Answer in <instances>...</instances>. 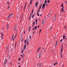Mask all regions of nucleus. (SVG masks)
Listing matches in <instances>:
<instances>
[{
	"instance_id": "6e6552de",
	"label": "nucleus",
	"mask_w": 67,
	"mask_h": 67,
	"mask_svg": "<svg viewBox=\"0 0 67 67\" xmlns=\"http://www.w3.org/2000/svg\"><path fill=\"white\" fill-rule=\"evenodd\" d=\"M41 54H42V52H40L39 53V57H41Z\"/></svg>"
},
{
	"instance_id": "1a4fd4ad",
	"label": "nucleus",
	"mask_w": 67,
	"mask_h": 67,
	"mask_svg": "<svg viewBox=\"0 0 67 67\" xmlns=\"http://www.w3.org/2000/svg\"><path fill=\"white\" fill-rule=\"evenodd\" d=\"M44 23H45V19H43L42 22V23L43 24H44Z\"/></svg>"
},
{
	"instance_id": "79ce46f5",
	"label": "nucleus",
	"mask_w": 67,
	"mask_h": 67,
	"mask_svg": "<svg viewBox=\"0 0 67 67\" xmlns=\"http://www.w3.org/2000/svg\"><path fill=\"white\" fill-rule=\"evenodd\" d=\"M26 40H27V41H28L29 40V39L27 38L26 39Z\"/></svg>"
},
{
	"instance_id": "e2e57ef3",
	"label": "nucleus",
	"mask_w": 67,
	"mask_h": 67,
	"mask_svg": "<svg viewBox=\"0 0 67 67\" xmlns=\"http://www.w3.org/2000/svg\"><path fill=\"white\" fill-rule=\"evenodd\" d=\"M12 63H10V65H12Z\"/></svg>"
},
{
	"instance_id": "c03bdc74",
	"label": "nucleus",
	"mask_w": 67,
	"mask_h": 67,
	"mask_svg": "<svg viewBox=\"0 0 67 67\" xmlns=\"http://www.w3.org/2000/svg\"><path fill=\"white\" fill-rule=\"evenodd\" d=\"M55 64L57 65V64H58V63H57V62H55Z\"/></svg>"
},
{
	"instance_id": "9d476101",
	"label": "nucleus",
	"mask_w": 67,
	"mask_h": 67,
	"mask_svg": "<svg viewBox=\"0 0 67 67\" xmlns=\"http://www.w3.org/2000/svg\"><path fill=\"white\" fill-rule=\"evenodd\" d=\"M7 4H8V9H9V2H7Z\"/></svg>"
},
{
	"instance_id": "0eeeda50",
	"label": "nucleus",
	"mask_w": 67,
	"mask_h": 67,
	"mask_svg": "<svg viewBox=\"0 0 67 67\" xmlns=\"http://www.w3.org/2000/svg\"><path fill=\"white\" fill-rule=\"evenodd\" d=\"M57 44H58V42H57V41H56V43L55 44V46H57Z\"/></svg>"
},
{
	"instance_id": "a211bd4d",
	"label": "nucleus",
	"mask_w": 67,
	"mask_h": 67,
	"mask_svg": "<svg viewBox=\"0 0 67 67\" xmlns=\"http://www.w3.org/2000/svg\"><path fill=\"white\" fill-rule=\"evenodd\" d=\"M24 43H25V45H26V44H27V43H26V40H25Z\"/></svg>"
},
{
	"instance_id": "8fccbe9b",
	"label": "nucleus",
	"mask_w": 67,
	"mask_h": 67,
	"mask_svg": "<svg viewBox=\"0 0 67 67\" xmlns=\"http://www.w3.org/2000/svg\"><path fill=\"white\" fill-rule=\"evenodd\" d=\"M32 2H30V4H32Z\"/></svg>"
},
{
	"instance_id": "72a5a7b5",
	"label": "nucleus",
	"mask_w": 67,
	"mask_h": 67,
	"mask_svg": "<svg viewBox=\"0 0 67 67\" xmlns=\"http://www.w3.org/2000/svg\"><path fill=\"white\" fill-rule=\"evenodd\" d=\"M52 26H51L50 27V31H51V30H52Z\"/></svg>"
},
{
	"instance_id": "f257e3e1",
	"label": "nucleus",
	"mask_w": 67,
	"mask_h": 67,
	"mask_svg": "<svg viewBox=\"0 0 67 67\" xmlns=\"http://www.w3.org/2000/svg\"><path fill=\"white\" fill-rule=\"evenodd\" d=\"M13 15V13L10 14L7 18V19H8V20H9V19H10L11 18V17Z\"/></svg>"
},
{
	"instance_id": "5701e85b",
	"label": "nucleus",
	"mask_w": 67,
	"mask_h": 67,
	"mask_svg": "<svg viewBox=\"0 0 67 67\" xmlns=\"http://www.w3.org/2000/svg\"><path fill=\"white\" fill-rule=\"evenodd\" d=\"M47 2V0H45V1H44V3L45 4Z\"/></svg>"
},
{
	"instance_id": "6e6d98bb",
	"label": "nucleus",
	"mask_w": 67,
	"mask_h": 67,
	"mask_svg": "<svg viewBox=\"0 0 67 67\" xmlns=\"http://www.w3.org/2000/svg\"><path fill=\"white\" fill-rule=\"evenodd\" d=\"M23 41V39H22V40H21V42H22Z\"/></svg>"
},
{
	"instance_id": "c756f323",
	"label": "nucleus",
	"mask_w": 67,
	"mask_h": 67,
	"mask_svg": "<svg viewBox=\"0 0 67 67\" xmlns=\"http://www.w3.org/2000/svg\"><path fill=\"white\" fill-rule=\"evenodd\" d=\"M41 65H42V64L41 63L39 64V67H41Z\"/></svg>"
},
{
	"instance_id": "680f3d73",
	"label": "nucleus",
	"mask_w": 67,
	"mask_h": 67,
	"mask_svg": "<svg viewBox=\"0 0 67 67\" xmlns=\"http://www.w3.org/2000/svg\"><path fill=\"white\" fill-rule=\"evenodd\" d=\"M23 57H24V54H23Z\"/></svg>"
},
{
	"instance_id": "37998d69",
	"label": "nucleus",
	"mask_w": 67,
	"mask_h": 67,
	"mask_svg": "<svg viewBox=\"0 0 67 67\" xmlns=\"http://www.w3.org/2000/svg\"><path fill=\"white\" fill-rule=\"evenodd\" d=\"M63 41V39H61L60 41V42H62V41Z\"/></svg>"
},
{
	"instance_id": "a18cd8bd",
	"label": "nucleus",
	"mask_w": 67,
	"mask_h": 67,
	"mask_svg": "<svg viewBox=\"0 0 67 67\" xmlns=\"http://www.w3.org/2000/svg\"><path fill=\"white\" fill-rule=\"evenodd\" d=\"M42 4H41L40 5V7H42Z\"/></svg>"
},
{
	"instance_id": "603ef678",
	"label": "nucleus",
	"mask_w": 67,
	"mask_h": 67,
	"mask_svg": "<svg viewBox=\"0 0 67 67\" xmlns=\"http://www.w3.org/2000/svg\"><path fill=\"white\" fill-rule=\"evenodd\" d=\"M29 42H27V45H29Z\"/></svg>"
},
{
	"instance_id": "de8ad7c7",
	"label": "nucleus",
	"mask_w": 67,
	"mask_h": 67,
	"mask_svg": "<svg viewBox=\"0 0 67 67\" xmlns=\"http://www.w3.org/2000/svg\"><path fill=\"white\" fill-rule=\"evenodd\" d=\"M20 59H21L20 58H19V61H20Z\"/></svg>"
},
{
	"instance_id": "4d7b16f0",
	"label": "nucleus",
	"mask_w": 67,
	"mask_h": 67,
	"mask_svg": "<svg viewBox=\"0 0 67 67\" xmlns=\"http://www.w3.org/2000/svg\"><path fill=\"white\" fill-rule=\"evenodd\" d=\"M61 57L62 58H63V55H61Z\"/></svg>"
},
{
	"instance_id": "bf43d9fd",
	"label": "nucleus",
	"mask_w": 67,
	"mask_h": 67,
	"mask_svg": "<svg viewBox=\"0 0 67 67\" xmlns=\"http://www.w3.org/2000/svg\"><path fill=\"white\" fill-rule=\"evenodd\" d=\"M34 29H35V28H34L33 29H32V30H33V31H34Z\"/></svg>"
},
{
	"instance_id": "ea45409f",
	"label": "nucleus",
	"mask_w": 67,
	"mask_h": 67,
	"mask_svg": "<svg viewBox=\"0 0 67 67\" xmlns=\"http://www.w3.org/2000/svg\"><path fill=\"white\" fill-rule=\"evenodd\" d=\"M1 38H3V36H1Z\"/></svg>"
},
{
	"instance_id": "9b49d317",
	"label": "nucleus",
	"mask_w": 67,
	"mask_h": 67,
	"mask_svg": "<svg viewBox=\"0 0 67 67\" xmlns=\"http://www.w3.org/2000/svg\"><path fill=\"white\" fill-rule=\"evenodd\" d=\"M44 51H45V48H42V52H44Z\"/></svg>"
},
{
	"instance_id": "13d9d810",
	"label": "nucleus",
	"mask_w": 67,
	"mask_h": 67,
	"mask_svg": "<svg viewBox=\"0 0 67 67\" xmlns=\"http://www.w3.org/2000/svg\"><path fill=\"white\" fill-rule=\"evenodd\" d=\"M41 8V7H40H40H39V9L40 10Z\"/></svg>"
},
{
	"instance_id": "4c0bfd02",
	"label": "nucleus",
	"mask_w": 67,
	"mask_h": 67,
	"mask_svg": "<svg viewBox=\"0 0 67 67\" xmlns=\"http://www.w3.org/2000/svg\"><path fill=\"white\" fill-rule=\"evenodd\" d=\"M29 17L30 18H31V14H30V15L29 16Z\"/></svg>"
},
{
	"instance_id": "052dcab7",
	"label": "nucleus",
	"mask_w": 67,
	"mask_h": 67,
	"mask_svg": "<svg viewBox=\"0 0 67 67\" xmlns=\"http://www.w3.org/2000/svg\"><path fill=\"white\" fill-rule=\"evenodd\" d=\"M28 7L30 8V4L29 5Z\"/></svg>"
},
{
	"instance_id": "e433bc0d",
	"label": "nucleus",
	"mask_w": 67,
	"mask_h": 67,
	"mask_svg": "<svg viewBox=\"0 0 67 67\" xmlns=\"http://www.w3.org/2000/svg\"><path fill=\"white\" fill-rule=\"evenodd\" d=\"M25 8H26V7H25L24 8V11H25Z\"/></svg>"
},
{
	"instance_id": "5fc2aeb1",
	"label": "nucleus",
	"mask_w": 67,
	"mask_h": 67,
	"mask_svg": "<svg viewBox=\"0 0 67 67\" xmlns=\"http://www.w3.org/2000/svg\"><path fill=\"white\" fill-rule=\"evenodd\" d=\"M46 5L47 7L48 6V4L47 3L46 4Z\"/></svg>"
},
{
	"instance_id": "473e14b6",
	"label": "nucleus",
	"mask_w": 67,
	"mask_h": 67,
	"mask_svg": "<svg viewBox=\"0 0 67 67\" xmlns=\"http://www.w3.org/2000/svg\"><path fill=\"white\" fill-rule=\"evenodd\" d=\"M51 15L50 14H49V15H48V17L49 18L50 17V16H51Z\"/></svg>"
},
{
	"instance_id": "aec40b11",
	"label": "nucleus",
	"mask_w": 67,
	"mask_h": 67,
	"mask_svg": "<svg viewBox=\"0 0 67 67\" xmlns=\"http://www.w3.org/2000/svg\"><path fill=\"white\" fill-rule=\"evenodd\" d=\"M14 29L15 31V29H16V26H14Z\"/></svg>"
},
{
	"instance_id": "7ed1b4c3",
	"label": "nucleus",
	"mask_w": 67,
	"mask_h": 67,
	"mask_svg": "<svg viewBox=\"0 0 67 67\" xmlns=\"http://www.w3.org/2000/svg\"><path fill=\"white\" fill-rule=\"evenodd\" d=\"M15 37H14V34H13L12 37V39L11 40H13V41H14V39L15 38V37H16V35H17V33H16V34H15Z\"/></svg>"
},
{
	"instance_id": "4468645a",
	"label": "nucleus",
	"mask_w": 67,
	"mask_h": 67,
	"mask_svg": "<svg viewBox=\"0 0 67 67\" xmlns=\"http://www.w3.org/2000/svg\"><path fill=\"white\" fill-rule=\"evenodd\" d=\"M40 9H38L37 12V13H38L39 12H40Z\"/></svg>"
},
{
	"instance_id": "412c9836",
	"label": "nucleus",
	"mask_w": 67,
	"mask_h": 67,
	"mask_svg": "<svg viewBox=\"0 0 67 67\" xmlns=\"http://www.w3.org/2000/svg\"><path fill=\"white\" fill-rule=\"evenodd\" d=\"M64 5V4L63 3L61 5V7H63V8H64V6L63 5Z\"/></svg>"
},
{
	"instance_id": "ddd939ff",
	"label": "nucleus",
	"mask_w": 67,
	"mask_h": 67,
	"mask_svg": "<svg viewBox=\"0 0 67 67\" xmlns=\"http://www.w3.org/2000/svg\"><path fill=\"white\" fill-rule=\"evenodd\" d=\"M38 3L36 2L35 4V5L36 7H37V6L38 5Z\"/></svg>"
},
{
	"instance_id": "338daca9",
	"label": "nucleus",
	"mask_w": 67,
	"mask_h": 67,
	"mask_svg": "<svg viewBox=\"0 0 67 67\" xmlns=\"http://www.w3.org/2000/svg\"><path fill=\"white\" fill-rule=\"evenodd\" d=\"M33 1V0H31V2H32Z\"/></svg>"
},
{
	"instance_id": "bb28decb",
	"label": "nucleus",
	"mask_w": 67,
	"mask_h": 67,
	"mask_svg": "<svg viewBox=\"0 0 67 67\" xmlns=\"http://www.w3.org/2000/svg\"><path fill=\"white\" fill-rule=\"evenodd\" d=\"M10 58H11V56L9 55L8 57L9 59H10Z\"/></svg>"
},
{
	"instance_id": "f3484780",
	"label": "nucleus",
	"mask_w": 67,
	"mask_h": 67,
	"mask_svg": "<svg viewBox=\"0 0 67 67\" xmlns=\"http://www.w3.org/2000/svg\"><path fill=\"white\" fill-rule=\"evenodd\" d=\"M20 18L21 19V20H22V19H23V15H21Z\"/></svg>"
},
{
	"instance_id": "774afa93",
	"label": "nucleus",
	"mask_w": 67,
	"mask_h": 67,
	"mask_svg": "<svg viewBox=\"0 0 67 67\" xmlns=\"http://www.w3.org/2000/svg\"><path fill=\"white\" fill-rule=\"evenodd\" d=\"M39 27H40V26H38V28H39Z\"/></svg>"
},
{
	"instance_id": "cd10ccee",
	"label": "nucleus",
	"mask_w": 67,
	"mask_h": 67,
	"mask_svg": "<svg viewBox=\"0 0 67 67\" xmlns=\"http://www.w3.org/2000/svg\"><path fill=\"white\" fill-rule=\"evenodd\" d=\"M66 37H65V36L64 35L63 36V38H64V39H65V38Z\"/></svg>"
},
{
	"instance_id": "864d4df0",
	"label": "nucleus",
	"mask_w": 67,
	"mask_h": 67,
	"mask_svg": "<svg viewBox=\"0 0 67 67\" xmlns=\"http://www.w3.org/2000/svg\"><path fill=\"white\" fill-rule=\"evenodd\" d=\"M8 26H9V25L7 24V27H9Z\"/></svg>"
},
{
	"instance_id": "b1692460",
	"label": "nucleus",
	"mask_w": 67,
	"mask_h": 67,
	"mask_svg": "<svg viewBox=\"0 0 67 67\" xmlns=\"http://www.w3.org/2000/svg\"><path fill=\"white\" fill-rule=\"evenodd\" d=\"M52 11H50L49 12V14L51 15V14H52Z\"/></svg>"
},
{
	"instance_id": "c9c22d12",
	"label": "nucleus",
	"mask_w": 67,
	"mask_h": 67,
	"mask_svg": "<svg viewBox=\"0 0 67 67\" xmlns=\"http://www.w3.org/2000/svg\"><path fill=\"white\" fill-rule=\"evenodd\" d=\"M50 1H49V0H48L47 1V2H48V3H49Z\"/></svg>"
},
{
	"instance_id": "393cba45",
	"label": "nucleus",
	"mask_w": 67,
	"mask_h": 67,
	"mask_svg": "<svg viewBox=\"0 0 67 67\" xmlns=\"http://www.w3.org/2000/svg\"><path fill=\"white\" fill-rule=\"evenodd\" d=\"M63 46H62V49H61V51L62 52H63Z\"/></svg>"
},
{
	"instance_id": "dca6fc26",
	"label": "nucleus",
	"mask_w": 67,
	"mask_h": 67,
	"mask_svg": "<svg viewBox=\"0 0 67 67\" xmlns=\"http://www.w3.org/2000/svg\"><path fill=\"white\" fill-rule=\"evenodd\" d=\"M40 47H39L38 48L37 51V52H38V51H39V50H40Z\"/></svg>"
},
{
	"instance_id": "69168bd1",
	"label": "nucleus",
	"mask_w": 67,
	"mask_h": 67,
	"mask_svg": "<svg viewBox=\"0 0 67 67\" xmlns=\"http://www.w3.org/2000/svg\"><path fill=\"white\" fill-rule=\"evenodd\" d=\"M4 27H3V30H4Z\"/></svg>"
},
{
	"instance_id": "4be33fe9",
	"label": "nucleus",
	"mask_w": 67,
	"mask_h": 67,
	"mask_svg": "<svg viewBox=\"0 0 67 67\" xmlns=\"http://www.w3.org/2000/svg\"><path fill=\"white\" fill-rule=\"evenodd\" d=\"M21 57H22V59H23V55H22V54H21Z\"/></svg>"
},
{
	"instance_id": "0e129e2a",
	"label": "nucleus",
	"mask_w": 67,
	"mask_h": 67,
	"mask_svg": "<svg viewBox=\"0 0 67 67\" xmlns=\"http://www.w3.org/2000/svg\"><path fill=\"white\" fill-rule=\"evenodd\" d=\"M34 25H34V24H33V25H32V27H34Z\"/></svg>"
},
{
	"instance_id": "f8f14e48",
	"label": "nucleus",
	"mask_w": 67,
	"mask_h": 67,
	"mask_svg": "<svg viewBox=\"0 0 67 67\" xmlns=\"http://www.w3.org/2000/svg\"><path fill=\"white\" fill-rule=\"evenodd\" d=\"M35 15V14H34L32 15V19H33L34 18Z\"/></svg>"
},
{
	"instance_id": "f704fd0d",
	"label": "nucleus",
	"mask_w": 67,
	"mask_h": 67,
	"mask_svg": "<svg viewBox=\"0 0 67 67\" xmlns=\"http://www.w3.org/2000/svg\"><path fill=\"white\" fill-rule=\"evenodd\" d=\"M31 37H32V36H29V39H31Z\"/></svg>"
},
{
	"instance_id": "49530a36",
	"label": "nucleus",
	"mask_w": 67,
	"mask_h": 67,
	"mask_svg": "<svg viewBox=\"0 0 67 67\" xmlns=\"http://www.w3.org/2000/svg\"><path fill=\"white\" fill-rule=\"evenodd\" d=\"M37 15L38 16H39V15H40V14H39V13L38 14H37Z\"/></svg>"
},
{
	"instance_id": "7c9ffc66",
	"label": "nucleus",
	"mask_w": 67,
	"mask_h": 67,
	"mask_svg": "<svg viewBox=\"0 0 67 67\" xmlns=\"http://www.w3.org/2000/svg\"><path fill=\"white\" fill-rule=\"evenodd\" d=\"M34 11V9H32V13H31L32 14H33V11Z\"/></svg>"
},
{
	"instance_id": "f03ea898",
	"label": "nucleus",
	"mask_w": 67,
	"mask_h": 67,
	"mask_svg": "<svg viewBox=\"0 0 67 67\" xmlns=\"http://www.w3.org/2000/svg\"><path fill=\"white\" fill-rule=\"evenodd\" d=\"M26 46L25 45H24V48L23 49V50L21 51V53H23L24 52V50H25L26 49Z\"/></svg>"
},
{
	"instance_id": "2eb2a0df",
	"label": "nucleus",
	"mask_w": 67,
	"mask_h": 67,
	"mask_svg": "<svg viewBox=\"0 0 67 67\" xmlns=\"http://www.w3.org/2000/svg\"><path fill=\"white\" fill-rule=\"evenodd\" d=\"M64 9L63 8H62L61 9V12H63V11H64Z\"/></svg>"
},
{
	"instance_id": "6ab92c4d",
	"label": "nucleus",
	"mask_w": 67,
	"mask_h": 67,
	"mask_svg": "<svg viewBox=\"0 0 67 67\" xmlns=\"http://www.w3.org/2000/svg\"><path fill=\"white\" fill-rule=\"evenodd\" d=\"M30 30H31V26H30L29 27V28L28 29V31H30Z\"/></svg>"
},
{
	"instance_id": "c85d7f7f",
	"label": "nucleus",
	"mask_w": 67,
	"mask_h": 67,
	"mask_svg": "<svg viewBox=\"0 0 67 67\" xmlns=\"http://www.w3.org/2000/svg\"><path fill=\"white\" fill-rule=\"evenodd\" d=\"M1 34L2 36H3V35H4V34H3L2 32L1 33Z\"/></svg>"
},
{
	"instance_id": "a19ab883",
	"label": "nucleus",
	"mask_w": 67,
	"mask_h": 67,
	"mask_svg": "<svg viewBox=\"0 0 67 67\" xmlns=\"http://www.w3.org/2000/svg\"><path fill=\"white\" fill-rule=\"evenodd\" d=\"M7 30H9V27H7V29H6Z\"/></svg>"
},
{
	"instance_id": "423d86ee",
	"label": "nucleus",
	"mask_w": 67,
	"mask_h": 67,
	"mask_svg": "<svg viewBox=\"0 0 67 67\" xmlns=\"http://www.w3.org/2000/svg\"><path fill=\"white\" fill-rule=\"evenodd\" d=\"M56 16H57V15H55L54 16V17L53 18V20L54 21H55V20H56Z\"/></svg>"
},
{
	"instance_id": "58836bf2",
	"label": "nucleus",
	"mask_w": 67,
	"mask_h": 67,
	"mask_svg": "<svg viewBox=\"0 0 67 67\" xmlns=\"http://www.w3.org/2000/svg\"><path fill=\"white\" fill-rule=\"evenodd\" d=\"M35 21L33 23V24H34V25H35Z\"/></svg>"
},
{
	"instance_id": "3c124183",
	"label": "nucleus",
	"mask_w": 67,
	"mask_h": 67,
	"mask_svg": "<svg viewBox=\"0 0 67 67\" xmlns=\"http://www.w3.org/2000/svg\"><path fill=\"white\" fill-rule=\"evenodd\" d=\"M35 21L36 22V23H37V20H36V19H35Z\"/></svg>"
},
{
	"instance_id": "39448f33",
	"label": "nucleus",
	"mask_w": 67,
	"mask_h": 67,
	"mask_svg": "<svg viewBox=\"0 0 67 67\" xmlns=\"http://www.w3.org/2000/svg\"><path fill=\"white\" fill-rule=\"evenodd\" d=\"M46 5V4H43L42 5V9H44V8H45V6Z\"/></svg>"
},
{
	"instance_id": "20e7f679",
	"label": "nucleus",
	"mask_w": 67,
	"mask_h": 67,
	"mask_svg": "<svg viewBox=\"0 0 67 67\" xmlns=\"http://www.w3.org/2000/svg\"><path fill=\"white\" fill-rule=\"evenodd\" d=\"M7 64V59H5L4 61V66H5V65H6Z\"/></svg>"
},
{
	"instance_id": "2f4dec72",
	"label": "nucleus",
	"mask_w": 67,
	"mask_h": 67,
	"mask_svg": "<svg viewBox=\"0 0 67 67\" xmlns=\"http://www.w3.org/2000/svg\"><path fill=\"white\" fill-rule=\"evenodd\" d=\"M35 27V30H36V29H37V26H36Z\"/></svg>"
},
{
	"instance_id": "a878e982",
	"label": "nucleus",
	"mask_w": 67,
	"mask_h": 67,
	"mask_svg": "<svg viewBox=\"0 0 67 67\" xmlns=\"http://www.w3.org/2000/svg\"><path fill=\"white\" fill-rule=\"evenodd\" d=\"M6 48L7 49H9V46H8L6 47Z\"/></svg>"
},
{
	"instance_id": "09e8293b",
	"label": "nucleus",
	"mask_w": 67,
	"mask_h": 67,
	"mask_svg": "<svg viewBox=\"0 0 67 67\" xmlns=\"http://www.w3.org/2000/svg\"><path fill=\"white\" fill-rule=\"evenodd\" d=\"M53 65H54V66H55V65H57V64H56V63H54L53 64Z\"/></svg>"
}]
</instances>
